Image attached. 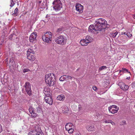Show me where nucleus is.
<instances>
[{
    "mask_svg": "<svg viewBox=\"0 0 135 135\" xmlns=\"http://www.w3.org/2000/svg\"><path fill=\"white\" fill-rule=\"evenodd\" d=\"M96 22V23L94 26L91 25L89 26L88 29L89 32L94 33V31H101L107 27V22L104 19L100 18L97 19Z\"/></svg>",
    "mask_w": 135,
    "mask_h": 135,
    "instance_id": "nucleus-1",
    "label": "nucleus"
},
{
    "mask_svg": "<svg viewBox=\"0 0 135 135\" xmlns=\"http://www.w3.org/2000/svg\"><path fill=\"white\" fill-rule=\"evenodd\" d=\"M55 76L53 73H49L45 76V81L50 86H53L54 84Z\"/></svg>",
    "mask_w": 135,
    "mask_h": 135,
    "instance_id": "nucleus-2",
    "label": "nucleus"
},
{
    "mask_svg": "<svg viewBox=\"0 0 135 135\" xmlns=\"http://www.w3.org/2000/svg\"><path fill=\"white\" fill-rule=\"evenodd\" d=\"M44 33L42 36V38L44 41L48 43H50L52 40V34L49 31Z\"/></svg>",
    "mask_w": 135,
    "mask_h": 135,
    "instance_id": "nucleus-3",
    "label": "nucleus"
},
{
    "mask_svg": "<svg viewBox=\"0 0 135 135\" xmlns=\"http://www.w3.org/2000/svg\"><path fill=\"white\" fill-rule=\"evenodd\" d=\"M52 4L54 9L56 11L60 10L62 7V3L60 0H54Z\"/></svg>",
    "mask_w": 135,
    "mask_h": 135,
    "instance_id": "nucleus-4",
    "label": "nucleus"
},
{
    "mask_svg": "<svg viewBox=\"0 0 135 135\" xmlns=\"http://www.w3.org/2000/svg\"><path fill=\"white\" fill-rule=\"evenodd\" d=\"M64 36L60 35L59 37L55 38V41L57 44L60 45H64L66 43V40Z\"/></svg>",
    "mask_w": 135,
    "mask_h": 135,
    "instance_id": "nucleus-5",
    "label": "nucleus"
},
{
    "mask_svg": "<svg viewBox=\"0 0 135 135\" xmlns=\"http://www.w3.org/2000/svg\"><path fill=\"white\" fill-rule=\"evenodd\" d=\"M35 52L31 49H29L27 51V57L29 60L34 61L35 59L34 54Z\"/></svg>",
    "mask_w": 135,
    "mask_h": 135,
    "instance_id": "nucleus-6",
    "label": "nucleus"
},
{
    "mask_svg": "<svg viewBox=\"0 0 135 135\" xmlns=\"http://www.w3.org/2000/svg\"><path fill=\"white\" fill-rule=\"evenodd\" d=\"M24 86L25 88L26 92L30 96L31 94V85L28 82H26Z\"/></svg>",
    "mask_w": 135,
    "mask_h": 135,
    "instance_id": "nucleus-7",
    "label": "nucleus"
},
{
    "mask_svg": "<svg viewBox=\"0 0 135 135\" xmlns=\"http://www.w3.org/2000/svg\"><path fill=\"white\" fill-rule=\"evenodd\" d=\"M30 114L29 115L32 118H36L37 116V114L35 112V109L32 107H30L29 108Z\"/></svg>",
    "mask_w": 135,
    "mask_h": 135,
    "instance_id": "nucleus-8",
    "label": "nucleus"
},
{
    "mask_svg": "<svg viewBox=\"0 0 135 135\" xmlns=\"http://www.w3.org/2000/svg\"><path fill=\"white\" fill-rule=\"evenodd\" d=\"M37 35L36 33H33L30 35L29 38L30 41L31 42H35L36 41Z\"/></svg>",
    "mask_w": 135,
    "mask_h": 135,
    "instance_id": "nucleus-9",
    "label": "nucleus"
},
{
    "mask_svg": "<svg viewBox=\"0 0 135 135\" xmlns=\"http://www.w3.org/2000/svg\"><path fill=\"white\" fill-rule=\"evenodd\" d=\"M44 99L46 102L49 104L50 105H52V104L53 100L52 97L50 96H46Z\"/></svg>",
    "mask_w": 135,
    "mask_h": 135,
    "instance_id": "nucleus-10",
    "label": "nucleus"
},
{
    "mask_svg": "<svg viewBox=\"0 0 135 135\" xmlns=\"http://www.w3.org/2000/svg\"><path fill=\"white\" fill-rule=\"evenodd\" d=\"M119 85L120 88L124 91L127 90L129 88V86L127 85H125L123 82L120 83L119 84Z\"/></svg>",
    "mask_w": 135,
    "mask_h": 135,
    "instance_id": "nucleus-11",
    "label": "nucleus"
},
{
    "mask_svg": "<svg viewBox=\"0 0 135 135\" xmlns=\"http://www.w3.org/2000/svg\"><path fill=\"white\" fill-rule=\"evenodd\" d=\"M76 9L79 12H81L83 11V6L79 3H77L75 6Z\"/></svg>",
    "mask_w": 135,
    "mask_h": 135,
    "instance_id": "nucleus-12",
    "label": "nucleus"
},
{
    "mask_svg": "<svg viewBox=\"0 0 135 135\" xmlns=\"http://www.w3.org/2000/svg\"><path fill=\"white\" fill-rule=\"evenodd\" d=\"M114 106H111L108 108L109 111L112 114H115L118 112L119 110V108H117L116 109L114 108Z\"/></svg>",
    "mask_w": 135,
    "mask_h": 135,
    "instance_id": "nucleus-13",
    "label": "nucleus"
},
{
    "mask_svg": "<svg viewBox=\"0 0 135 135\" xmlns=\"http://www.w3.org/2000/svg\"><path fill=\"white\" fill-rule=\"evenodd\" d=\"M65 129L66 130H68L71 129L72 128H74V125L71 123H68L66 124L65 126Z\"/></svg>",
    "mask_w": 135,
    "mask_h": 135,
    "instance_id": "nucleus-14",
    "label": "nucleus"
},
{
    "mask_svg": "<svg viewBox=\"0 0 135 135\" xmlns=\"http://www.w3.org/2000/svg\"><path fill=\"white\" fill-rule=\"evenodd\" d=\"M50 89L49 88H45L44 90V92L46 96H50L51 93L50 92Z\"/></svg>",
    "mask_w": 135,
    "mask_h": 135,
    "instance_id": "nucleus-15",
    "label": "nucleus"
},
{
    "mask_svg": "<svg viewBox=\"0 0 135 135\" xmlns=\"http://www.w3.org/2000/svg\"><path fill=\"white\" fill-rule=\"evenodd\" d=\"M87 129L88 131H94L95 130V128L93 125H89L87 126Z\"/></svg>",
    "mask_w": 135,
    "mask_h": 135,
    "instance_id": "nucleus-16",
    "label": "nucleus"
},
{
    "mask_svg": "<svg viewBox=\"0 0 135 135\" xmlns=\"http://www.w3.org/2000/svg\"><path fill=\"white\" fill-rule=\"evenodd\" d=\"M80 43L83 46H86L88 45V44H89L85 39L81 40L80 42Z\"/></svg>",
    "mask_w": 135,
    "mask_h": 135,
    "instance_id": "nucleus-17",
    "label": "nucleus"
},
{
    "mask_svg": "<svg viewBox=\"0 0 135 135\" xmlns=\"http://www.w3.org/2000/svg\"><path fill=\"white\" fill-rule=\"evenodd\" d=\"M86 41L88 42V43H90L92 42L93 39L91 37L88 36H87L86 37Z\"/></svg>",
    "mask_w": 135,
    "mask_h": 135,
    "instance_id": "nucleus-18",
    "label": "nucleus"
},
{
    "mask_svg": "<svg viewBox=\"0 0 135 135\" xmlns=\"http://www.w3.org/2000/svg\"><path fill=\"white\" fill-rule=\"evenodd\" d=\"M37 112L38 113H42V108L40 106H38L36 108Z\"/></svg>",
    "mask_w": 135,
    "mask_h": 135,
    "instance_id": "nucleus-19",
    "label": "nucleus"
},
{
    "mask_svg": "<svg viewBox=\"0 0 135 135\" xmlns=\"http://www.w3.org/2000/svg\"><path fill=\"white\" fill-rule=\"evenodd\" d=\"M55 51L54 50H51L49 52V56L50 57H53L55 55Z\"/></svg>",
    "mask_w": 135,
    "mask_h": 135,
    "instance_id": "nucleus-20",
    "label": "nucleus"
},
{
    "mask_svg": "<svg viewBox=\"0 0 135 135\" xmlns=\"http://www.w3.org/2000/svg\"><path fill=\"white\" fill-rule=\"evenodd\" d=\"M65 99L64 96L63 95H59L57 97V99L59 100H63Z\"/></svg>",
    "mask_w": 135,
    "mask_h": 135,
    "instance_id": "nucleus-21",
    "label": "nucleus"
},
{
    "mask_svg": "<svg viewBox=\"0 0 135 135\" xmlns=\"http://www.w3.org/2000/svg\"><path fill=\"white\" fill-rule=\"evenodd\" d=\"M37 131L36 130H33L30 132L28 133V135H36Z\"/></svg>",
    "mask_w": 135,
    "mask_h": 135,
    "instance_id": "nucleus-22",
    "label": "nucleus"
},
{
    "mask_svg": "<svg viewBox=\"0 0 135 135\" xmlns=\"http://www.w3.org/2000/svg\"><path fill=\"white\" fill-rule=\"evenodd\" d=\"M69 111V109L68 107L65 106L63 108L62 111L63 113H68V112Z\"/></svg>",
    "mask_w": 135,
    "mask_h": 135,
    "instance_id": "nucleus-23",
    "label": "nucleus"
},
{
    "mask_svg": "<svg viewBox=\"0 0 135 135\" xmlns=\"http://www.w3.org/2000/svg\"><path fill=\"white\" fill-rule=\"evenodd\" d=\"M18 9L17 8H16L14 11V13H13L12 15L15 16H17L18 14Z\"/></svg>",
    "mask_w": 135,
    "mask_h": 135,
    "instance_id": "nucleus-24",
    "label": "nucleus"
},
{
    "mask_svg": "<svg viewBox=\"0 0 135 135\" xmlns=\"http://www.w3.org/2000/svg\"><path fill=\"white\" fill-rule=\"evenodd\" d=\"M66 75H64L61 76L59 79L60 81H63L66 79Z\"/></svg>",
    "mask_w": 135,
    "mask_h": 135,
    "instance_id": "nucleus-25",
    "label": "nucleus"
},
{
    "mask_svg": "<svg viewBox=\"0 0 135 135\" xmlns=\"http://www.w3.org/2000/svg\"><path fill=\"white\" fill-rule=\"evenodd\" d=\"M107 68V67L106 66H103L99 68V71H101Z\"/></svg>",
    "mask_w": 135,
    "mask_h": 135,
    "instance_id": "nucleus-26",
    "label": "nucleus"
},
{
    "mask_svg": "<svg viewBox=\"0 0 135 135\" xmlns=\"http://www.w3.org/2000/svg\"><path fill=\"white\" fill-rule=\"evenodd\" d=\"M118 33V32L117 31H116L114 33L112 32V36L113 38L115 37L116 35Z\"/></svg>",
    "mask_w": 135,
    "mask_h": 135,
    "instance_id": "nucleus-27",
    "label": "nucleus"
},
{
    "mask_svg": "<svg viewBox=\"0 0 135 135\" xmlns=\"http://www.w3.org/2000/svg\"><path fill=\"white\" fill-rule=\"evenodd\" d=\"M126 123L125 120H123L120 122V126H122L126 124Z\"/></svg>",
    "mask_w": 135,
    "mask_h": 135,
    "instance_id": "nucleus-28",
    "label": "nucleus"
},
{
    "mask_svg": "<svg viewBox=\"0 0 135 135\" xmlns=\"http://www.w3.org/2000/svg\"><path fill=\"white\" fill-rule=\"evenodd\" d=\"M74 128H72L68 130L67 131L69 133H72L74 131Z\"/></svg>",
    "mask_w": 135,
    "mask_h": 135,
    "instance_id": "nucleus-29",
    "label": "nucleus"
},
{
    "mask_svg": "<svg viewBox=\"0 0 135 135\" xmlns=\"http://www.w3.org/2000/svg\"><path fill=\"white\" fill-rule=\"evenodd\" d=\"M36 135H43V134L42 131L41 130H40L39 131H37Z\"/></svg>",
    "mask_w": 135,
    "mask_h": 135,
    "instance_id": "nucleus-30",
    "label": "nucleus"
},
{
    "mask_svg": "<svg viewBox=\"0 0 135 135\" xmlns=\"http://www.w3.org/2000/svg\"><path fill=\"white\" fill-rule=\"evenodd\" d=\"M104 122L105 123H110V122H112V123H114V122H113L111 120H106Z\"/></svg>",
    "mask_w": 135,
    "mask_h": 135,
    "instance_id": "nucleus-31",
    "label": "nucleus"
},
{
    "mask_svg": "<svg viewBox=\"0 0 135 135\" xmlns=\"http://www.w3.org/2000/svg\"><path fill=\"white\" fill-rule=\"evenodd\" d=\"M124 71L127 72L128 73H130V72L128 71V69H125V68H123L121 70H120V72L122 71Z\"/></svg>",
    "mask_w": 135,
    "mask_h": 135,
    "instance_id": "nucleus-32",
    "label": "nucleus"
},
{
    "mask_svg": "<svg viewBox=\"0 0 135 135\" xmlns=\"http://www.w3.org/2000/svg\"><path fill=\"white\" fill-rule=\"evenodd\" d=\"M30 70L29 69H24L23 70V73H25L26 72H28Z\"/></svg>",
    "mask_w": 135,
    "mask_h": 135,
    "instance_id": "nucleus-33",
    "label": "nucleus"
},
{
    "mask_svg": "<svg viewBox=\"0 0 135 135\" xmlns=\"http://www.w3.org/2000/svg\"><path fill=\"white\" fill-rule=\"evenodd\" d=\"M66 79L67 78L68 79H70L71 80L73 79V77L71 76L66 75Z\"/></svg>",
    "mask_w": 135,
    "mask_h": 135,
    "instance_id": "nucleus-34",
    "label": "nucleus"
},
{
    "mask_svg": "<svg viewBox=\"0 0 135 135\" xmlns=\"http://www.w3.org/2000/svg\"><path fill=\"white\" fill-rule=\"evenodd\" d=\"M15 3L13 2V0H11V4L10 5V6L11 7H12L15 5Z\"/></svg>",
    "mask_w": 135,
    "mask_h": 135,
    "instance_id": "nucleus-35",
    "label": "nucleus"
},
{
    "mask_svg": "<svg viewBox=\"0 0 135 135\" xmlns=\"http://www.w3.org/2000/svg\"><path fill=\"white\" fill-rule=\"evenodd\" d=\"M93 89L94 90L96 91L97 90V88L96 86H94L93 87Z\"/></svg>",
    "mask_w": 135,
    "mask_h": 135,
    "instance_id": "nucleus-36",
    "label": "nucleus"
},
{
    "mask_svg": "<svg viewBox=\"0 0 135 135\" xmlns=\"http://www.w3.org/2000/svg\"><path fill=\"white\" fill-rule=\"evenodd\" d=\"M62 30V29L61 28H59L57 29V31L59 33H61V32Z\"/></svg>",
    "mask_w": 135,
    "mask_h": 135,
    "instance_id": "nucleus-37",
    "label": "nucleus"
},
{
    "mask_svg": "<svg viewBox=\"0 0 135 135\" xmlns=\"http://www.w3.org/2000/svg\"><path fill=\"white\" fill-rule=\"evenodd\" d=\"M127 35V36L129 38H130L132 35V34H130L129 32L128 33V34Z\"/></svg>",
    "mask_w": 135,
    "mask_h": 135,
    "instance_id": "nucleus-38",
    "label": "nucleus"
},
{
    "mask_svg": "<svg viewBox=\"0 0 135 135\" xmlns=\"http://www.w3.org/2000/svg\"><path fill=\"white\" fill-rule=\"evenodd\" d=\"M131 85L133 88L135 86V82L132 83L131 84Z\"/></svg>",
    "mask_w": 135,
    "mask_h": 135,
    "instance_id": "nucleus-39",
    "label": "nucleus"
},
{
    "mask_svg": "<svg viewBox=\"0 0 135 135\" xmlns=\"http://www.w3.org/2000/svg\"><path fill=\"white\" fill-rule=\"evenodd\" d=\"M82 108V107L80 105H78V110L79 111H80V110Z\"/></svg>",
    "mask_w": 135,
    "mask_h": 135,
    "instance_id": "nucleus-40",
    "label": "nucleus"
},
{
    "mask_svg": "<svg viewBox=\"0 0 135 135\" xmlns=\"http://www.w3.org/2000/svg\"><path fill=\"white\" fill-rule=\"evenodd\" d=\"M13 35V34H11L9 36V39H10L11 40H12V37Z\"/></svg>",
    "mask_w": 135,
    "mask_h": 135,
    "instance_id": "nucleus-41",
    "label": "nucleus"
},
{
    "mask_svg": "<svg viewBox=\"0 0 135 135\" xmlns=\"http://www.w3.org/2000/svg\"><path fill=\"white\" fill-rule=\"evenodd\" d=\"M112 106H114V107H113V108H114V109H116L117 108H119L117 106H116L115 105H113Z\"/></svg>",
    "mask_w": 135,
    "mask_h": 135,
    "instance_id": "nucleus-42",
    "label": "nucleus"
},
{
    "mask_svg": "<svg viewBox=\"0 0 135 135\" xmlns=\"http://www.w3.org/2000/svg\"><path fill=\"white\" fill-rule=\"evenodd\" d=\"M2 127H0V133L2 132Z\"/></svg>",
    "mask_w": 135,
    "mask_h": 135,
    "instance_id": "nucleus-43",
    "label": "nucleus"
},
{
    "mask_svg": "<svg viewBox=\"0 0 135 135\" xmlns=\"http://www.w3.org/2000/svg\"><path fill=\"white\" fill-rule=\"evenodd\" d=\"M126 34V32H122L121 33V35H122L123 34Z\"/></svg>",
    "mask_w": 135,
    "mask_h": 135,
    "instance_id": "nucleus-44",
    "label": "nucleus"
},
{
    "mask_svg": "<svg viewBox=\"0 0 135 135\" xmlns=\"http://www.w3.org/2000/svg\"><path fill=\"white\" fill-rule=\"evenodd\" d=\"M49 17V15H47L46 16V18H47Z\"/></svg>",
    "mask_w": 135,
    "mask_h": 135,
    "instance_id": "nucleus-45",
    "label": "nucleus"
},
{
    "mask_svg": "<svg viewBox=\"0 0 135 135\" xmlns=\"http://www.w3.org/2000/svg\"><path fill=\"white\" fill-rule=\"evenodd\" d=\"M48 19H47V20H45V21H44V22H48Z\"/></svg>",
    "mask_w": 135,
    "mask_h": 135,
    "instance_id": "nucleus-46",
    "label": "nucleus"
},
{
    "mask_svg": "<svg viewBox=\"0 0 135 135\" xmlns=\"http://www.w3.org/2000/svg\"><path fill=\"white\" fill-rule=\"evenodd\" d=\"M110 123H111V124H112L113 125L114 124V125H115V123L114 122V123H112V122H110Z\"/></svg>",
    "mask_w": 135,
    "mask_h": 135,
    "instance_id": "nucleus-47",
    "label": "nucleus"
},
{
    "mask_svg": "<svg viewBox=\"0 0 135 135\" xmlns=\"http://www.w3.org/2000/svg\"><path fill=\"white\" fill-rule=\"evenodd\" d=\"M130 77H128L126 78V79H130Z\"/></svg>",
    "mask_w": 135,
    "mask_h": 135,
    "instance_id": "nucleus-48",
    "label": "nucleus"
},
{
    "mask_svg": "<svg viewBox=\"0 0 135 135\" xmlns=\"http://www.w3.org/2000/svg\"><path fill=\"white\" fill-rule=\"evenodd\" d=\"M12 60L11 59L10 60V62H9L10 63L11 62V61H12Z\"/></svg>",
    "mask_w": 135,
    "mask_h": 135,
    "instance_id": "nucleus-49",
    "label": "nucleus"
},
{
    "mask_svg": "<svg viewBox=\"0 0 135 135\" xmlns=\"http://www.w3.org/2000/svg\"><path fill=\"white\" fill-rule=\"evenodd\" d=\"M128 34V33H126V34H125V35H126L127 36V35Z\"/></svg>",
    "mask_w": 135,
    "mask_h": 135,
    "instance_id": "nucleus-50",
    "label": "nucleus"
},
{
    "mask_svg": "<svg viewBox=\"0 0 135 135\" xmlns=\"http://www.w3.org/2000/svg\"><path fill=\"white\" fill-rule=\"evenodd\" d=\"M121 40L122 41V42L123 41V39H121Z\"/></svg>",
    "mask_w": 135,
    "mask_h": 135,
    "instance_id": "nucleus-51",
    "label": "nucleus"
},
{
    "mask_svg": "<svg viewBox=\"0 0 135 135\" xmlns=\"http://www.w3.org/2000/svg\"><path fill=\"white\" fill-rule=\"evenodd\" d=\"M41 1H39V3H41Z\"/></svg>",
    "mask_w": 135,
    "mask_h": 135,
    "instance_id": "nucleus-52",
    "label": "nucleus"
},
{
    "mask_svg": "<svg viewBox=\"0 0 135 135\" xmlns=\"http://www.w3.org/2000/svg\"><path fill=\"white\" fill-rule=\"evenodd\" d=\"M123 37V36H122V37Z\"/></svg>",
    "mask_w": 135,
    "mask_h": 135,
    "instance_id": "nucleus-53",
    "label": "nucleus"
}]
</instances>
